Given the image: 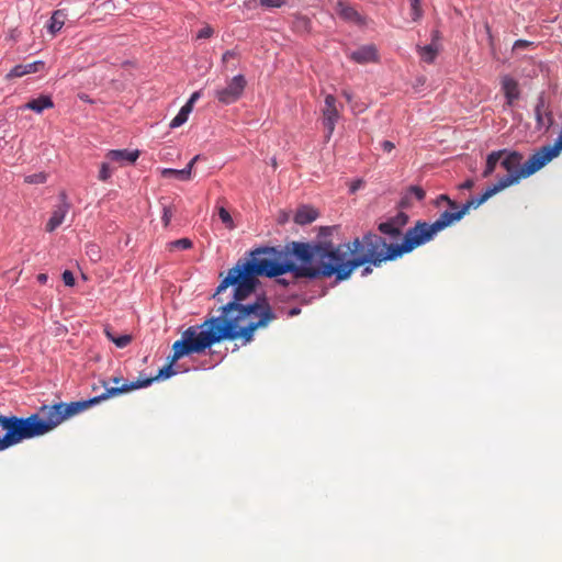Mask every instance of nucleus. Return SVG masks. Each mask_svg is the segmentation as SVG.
Segmentation results:
<instances>
[{
	"mask_svg": "<svg viewBox=\"0 0 562 562\" xmlns=\"http://www.w3.org/2000/svg\"><path fill=\"white\" fill-rule=\"evenodd\" d=\"M306 241H291L283 248L278 246H259L249 250L244 258H239L233 266L237 278L243 279L256 292L260 281L258 277H279L286 272L295 279H306L304 272L308 268L305 259Z\"/></svg>",
	"mask_w": 562,
	"mask_h": 562,
	"instance_id": "obj_1",
	"label": "nucleus"
},
{
	"mask_svg": "<svg viewBox=\"0 0 562 562\" xmlns=\"http://www.w3.org/2000/svg\"><path fill=\"white\" fill-rule=\"evenodd\" d=\"M305 259H308V268L304 272L308 276V281L318 279H333L331 285L347 281L352 273L360 267L361 277H368L373 268L382 266L361 257L351 256L344 252L340 246L333 241H306Z\"/></svg>",
	"mask_w": 562,
	"mask_h": 562,
	"instance_id": "obj_2",
	"label": "nucleus"
},
{
	"mask_svg": "<svg viewBox=\"0 0 562 562\" xmlns=\"http://www.w3.org/2000/svg\"><path fill=\"white\" fill-rule=\"evenodd\" d=\"M276 318L277 313L268 302L256 307H245L233 316L217 319L215 325L201 323L195 327H200L199 333L207 350L215 355L211 350L214 345L241 339L245 346L254 340L257 329L267 327Z\"/></svg>",
	"mask_w": 562,
	"mask_h": 562,
	"instance_id": "obj_3",
	"label": "nucleus"
},
{
	"mask_svg": "<svg viewBox=\"0 0 562 562\" xmlns=\"http://www.w3.org/2000/svg\"><path fill=\"white\" fill-rule=\"evenodd\" d=\"M0 451L48 432L41 406L26 417L0 414Z\"/></svg>",
	"mask_w": 562,
	"mask_h": 562,
	"instance_id": "obj_4",
	"label": "nucleus"
},
{
	"mask_svg": "<svg viewBox=\"0 0 562 562\" xmlns=\"http://www.w3.org/2000/svg\"><path fill=\"white\" fill-rule=\"evenodd\" d=\"M347 251L351 256L361 257L374 262L385 263L400 259L396 241L387 243L384 237L367 231L361 237H355L346 244Z\"/></svg>",
	"mask_w": 562,
	"mask_h": 562,
	"instance_id": "obj_5",
	"label": "nucleus"
},
{
	"mask_svg": "<svg viewBox=\"0 0 562 562\" xmlns=\"http://www.w3.org/2000/svg\"><path fill=\"white\" fill-rule=\"evenodd\" d=\"M499 150L505 151L501 158V167L507 171L495 182L502 190L520 183L522 179L531 177L543 168L536 150L525 162H522L524 155L519 150L512 148Z\"/></svg>",
	"mask_w": 562,
	"mask_h": 562,
	"instance_id": "obj_6",
	"label": "nucleus"
},
{
	"mask_svg": "<svg viewBox=\"0 0 562 562\" xmlns=\"http://www.w3.org/2000/svg\"><path fill=\"white\" fill-rule=\"evenodd\" d=\"M199 328L192 325L182 331L181 338L172 345L171 355L168 357V364L162 366L158 369L157 374L151 376L155 379V382L165 381L178 374L179 371L175 369V364L180 359L192 355H203L207 351Z\"/></svg>",
	"mask_w": 562,
	"mask_h": 562,
	"instance_id": "obj_7",
	"label": "nucleus"
},
{
	"mask_svg": "<svg viewBox=\"0 0 562 562\" xmlns=\"http://www.w3.org/2000/svg\"><path fill=\"white\" fill-rule=\"evenodd\" d=\"M94 406L92 397L72 402H57L54 404L41 405L42 414L46 424L47 431H52L63 422L76 416L86 409Z\"/></svg>",
	"mask_w": 562,
	"mask_h": 562,
	"instance_id": "obj_8",
	"label": "nucleus"
},
{
	"mask_svg": "<svg viewBox=\"0 0 562 562\" xmlns=\"http://www.w3.org/2000/svg\"><path fill=\"white\" fill-rule=\"evenodd\" d=\"M437 235L432 223L424 220L416 221L404 232L401 241H396L400 258L434 240Z\"/></svg>",
	"mask_w": 562,
	"mask_h": 562,
	"instance_id": "obj_9",
	"label": "nucleus"
},
{
	"mask_svg": "<svg viewBox=\"0 0 562 562\" xmlns=\"http://www.w3.org/2000/svg\"><path fill=\"white\" fill-rule=\"evenodd\" d=\"M248 297L249 296L243 291L240 292L238 288L234 286L229 301L220 307V315L206 316L203 323H211L215 325L217 319L220 321L221 318L233 316L234 313H239L245 307H256L269 302L265 293L257 294L252 302L245 303Z\"/></svg>",
	"mask_w": 562,
	"mask_h": 562,
	"instance_id": "obj_10",
	"label": "nucleus"
},
{
	"mask_svg": "<svg viewBox=\"0 0 562 562\" xmlns=\"http://www.w3.org/2000/svg\"><path fill=\"white\" fill-rule=\"evenodd\" d=\"M247 80L243 74L235 75L225 87L214 91L215 99L224 105L236 103L244 94Z\"/></svg>",
	"mask_w": 562,
	"mask_h": 562,
	"instance_id": "obj_11",
	"label": "nucleus"
},
{
	"mask_svg": "<svg viewBox=\"0 0 562 562\" xmlns=\"http://www.w3.org/2000/svg\"><path fill=\"white\" fill-rule=\"evenodd\" d=\"M546 106V97L544 92L539 93L537 98V102L535 105V120L536 125L535 128L537 132H540L542 135H546L554 125V116L551 110Z\"/></svg>",
	"mask_w": 562,
	"mask_h": 562,
	"instance_id": "obj_12",
	"label": "nucleus"
},
{
	"mask_svg": "<svg viewBox=\"0 0 562 562\" xmlns=\"http://www.w3.org/2000/svg\"><path fill=\"white\" fill-rule=\"evenodd\" d=\"M465 216L460 204L457 203V206L453 209H447L440 213V215L431 222L437 233L450 227L451 225L460 222Z\"/></svg>",
	"mask_w": 562,
	"mask_h": 562,
	"instance_id": "obj_13",
	"label": "nucleus"
},
{
	"mask_svg": "<svg viewBox=\"0 0 562 562\" xmlns=\"http://www.w3.org/2000/svg\"><path fill=\"white\" fill-rule=\"evenodd\" d=\"M348 58L359 65L378 63L380 59L378 48L374 44L361 45L357 49L350 52Z\"/></svg>",
	"mask_w": 562,
	"mask_h": 562,
	"instance_id": "obj_14",
	"label": "nucleus"
},
{
	"mask_svg": "<svg viewBox=\"0 0 562 562\" xmlns=\"http://www.w3.org/2000/svg\"><path fill=\"white\" fill-rule=\"evenodd\" d=\"M60 203L56 205V207L53 210L50 217L48 218L46 223V232L52 233L54 232L58 226L61 225V223L65 220L66 214L68 213L70 209V203L67 200V195L65 192H61L59 194Z\"/></svg>",
	"mask_w": 562,
	"mask_h": 562,
	"instance_id": "obj_15",
	"label": "nucleus"
},
{
	"mask_svg": "<svg viewBox=\"0 0 562 562\" xmlns=\"http://www.w3.org/2000/svg\"><path fill=\"white\" fill-rule=\"evenodd\" d=\"M501 191L502 189L496 183H493L491 186H487L480 194L472 195L470 199H468L464 203L460 205L463 212L467 214L470 211V209H477L480 205L485 203L490 198H492L493 195Z\"/></svg>",
	"mask_w": 562,
	"mask_h": 562,
	"instance_id": "obj_16",
	"label": "nucleus"
},
{
	"mask_svg": "<svg viewBox=\"0 0 562 562\" xmlns=\"http://www.w3.org/2000/svg\"><path fill=\"white\" fill-rule=\"evenodd\" d=\"M536 151L543 167L557 158L562 151V130L555 138L554 144L543 145L536 149Z\"/></svg>",
	"mask_w": 562,
	"mask_h": 562,
	"instance_id": "obj_17",
	"label": "nucleus"
},
{
	"mask_svg": "<svg viewBox=\"0 0 562 562\" xmlns=\"http://www.w3.org/2000/svg\"><path fill=\"white\" fill-rule=\"evenodd\" d=\"M200 157L201 155H195L182 169L164 168L161 170V176L164 178H173L180 181H189L192 176V168L194 164L200 159Z\"/></svg>",
	"mask_w": 562,
	"mask_h": 562,
	"instance_id": "obj_18",
	"label": "nucleus"
},
{
	"mask_svg": "<svg viewBox=\"0 0 562 562\" xmlns=\"http://www.w3.org/2000/svg\"><path fill=\"white\" fill-rule=\"evenodd\" d=\"M376 229L381 235H384L393 240H396L400 237L402 238L404 234L402 225L394 218V216H391L386 221L379 223L376 225Z\"/></svg>",
	"mask_w": 562,
	"mask_h": 562,
	"instance_id": "obj_19",
	"label": "nucleus"
},
{
	"mask_svg": "<svg viewBox=\"0 0 562 562\" xmlns=\"http://www.w3.org/2000/svg\"><path fill=\"white\" fill-rule=\"evenodd\" d=\"M502 91L508 105H513L520 97L518 81L508 75L502 78Z\"/></svg>",
	"mask_w": 562,
	"mask_h": 562,
	"instance_id": "obj_20",
	"label": "nucleus"
},
{
	"mask_svg": "<svg viewBox=\"0 0 562 562\" xmlns=\"http://www.w3.org/2000/svg\"><path fill=\"white\" fill-rule=\"evenodd\" d=\"M45 66L44 60H35L30 64H18L13 66L5 75L7 79L19 78L24 75L34 74L42 70Z\"/></svg>",
	"mask_w": 562,
	"mask_h": 562,
	"instance_id": "obj_21",
	"label": "nucleus"
},
{
	"mask_svg": "<svg viewBox=\"0 0 562 562\" xmlns=\"http://www.w3.org/2000/svg\"><path fill=\"white\" fill-rule=\"evenodd\" d=\"M140 155V151L138 149L130 150V149H110L105 157L110 161H115L120 164H134Z\"/></svg>",
	"mask_w": 562,
	"mask_h": 562,
	"instance_id": "obj_22",
	"label": "nucleus"
},
{
	"mask_svg": "<svg viewBox=\"0 0 562 562\" xmlns=\"http://www.w3.org/2000/svg\"><path fill=\"white\" fill-rule=\"evenodd\" d=\"M52 108H54V101L48 94H41L23 105L24 110H31L36 114H41L44 110Z\"/></svg>",
	"mask_w": 562,
	"mask_h": 562,
	"instance_id": "obj_23",
	"label": "nucleus"
},
{
	"mask_svg": "<svg viewBox=\"0 0 562 562\" xmlns=\"http://www.w3.org/2000/svg\"><path fill=\"white\" fill-rule=\"evenodd\" d=\"M339 120V112L336 108L323 110V126L325 128V138L328 140L333 136L336 123Z\"/></svg>",
	"mask_w": 562,
	"mask_h": 562,
	"instance_id": "obj_24",
	"label": "nucleus"
},
{
	"mask_svg": "<svg viewBox=\"0 0 562 562\" xmlns=\"http://www.w3.org/2000/svg\"><path fill=\"white\" fill-rule=\"evenodd\" d=\"M337 13L339 18L347 22H353L357 24H361L363 22L361 14L353 7L342 1H338Z\"/></svg>",
	"mask_w": 562,
	"mask_h": 562,
	"instance_id": "obj_25",
	"label": "nucleus"
},
{
	"mask_svg": "<svg viewBox=\"0 0 562 562\" xmlns=\"http://www.w3.org/2000/svg\"><path fill=\"white\" fill-rule=\"evenodd\" d=\"M318 217V211L310 205H303L294 214V222L299 225H307Z\"/></svg>",
	"mask_w": 562,
	"mask_h": 562,
	"instance_id": "obj_26",
	"label": "nucleus"
},
{
	"mask_svg": "<svg viewBox=\"0 0 562 562\" xmlns=\"http://www.w3.org/2000/svg\"><path fill=\"white\" fill-rule=\"evenodd\" d=\"M417 49V53L420 57V59L423 61H425L426 64H434L437 56H438V53H439V49H440V45H432V44H426L424 46H420V45H417L416 47Z\"/></svg>",
	"mask_w": 562,
	"mask_h": 562,
	"instance_id": "obj_27",
	"label": "nucleus"
},
{
	"mask_svg": "<svg viewBox=\"0 0 562 562\" xmlns=\"http://www.w3.org/2000/svg\"><path fill=\"white\" fill-rule=\"evenodd\" d=\"M504 150H493L486 156V164L482 172L483 178L490 177L496 169L497 164H501V158L504 155Z\"/></svg>",
	"mask_w": 562,
	"mask_h": 562,
	"instance_id": "obj_28",
	"label": "nucleus"
},
{
	"mask_svg": "<svg viewBox=\"0 0 562 562\" xmlns=\"http://www.w3.org/2000/svg\"><path fill=\"white\" fill-rule=\"evenodd\" d=\"M235 282V272L233 271V267L227 271V274L221 279L218 285L215 289V292L213 294V299L217 302H222V299L220 297V294L224 293L228 286L234 288Z\"/></svg>",
	"mask_w": 562,
	"mask_h": 562,
	"instance_id": "obj_29",
	"label": "nucleus"
},
{
	"mask_svg": "<svg viewBox=\"0 0 562 562\" xmlns=\"http://www.w3.org/2000/svg\"><path fill=\"white\" fill-rule=\"evenodd\" d=\"M104 335L117 348H125L132 341V335H130V334H122V335L116 336L112 331L110 326H105L104 327Z\"/></svg>",
	"mask_w": 562,
	"mask_h": 562,
	"instance_id": "obj_30",
	"label": "nucleus"
},
{
	"mask_svg": "<svg viewBox=\"0 0 562 562\" xmlns=\"http://www.w3.org/2000/svg\"><path fill=\"white\" fill-rule=\"evenodd\" d=\"M64 18H65V14L61 10H55L53 12L50 19L47 22V25H46L47 31L53 35L58 33L65 24Z\"/></svg>",
	"mask_w": 562,
	"mask_h": 562,
	"instance_id": "obj_31",
	"label": "nucleus"
},
{
	"mask_svg": "<svg viewBox=\"0 0 562 562\" xmlns=\"http://www.w3.org/2000/svg\"><path fill=\"white\" fill-rule=\"evenodd\" d=\"M124 393H127L124 383L121 386H111V387L105 386L104 392L101 393L100 395L92 396V400L94 402V405H97L102 401H105L108 398H111V397H114V396H117V395H121Z\"/></svg>",
	"mask_w": 562,
	"mask_h": 562,
	"instance_id": "obj_32",
	"label": "nucleus"
},
{
	"mask_svg": "<svg viewBox=\"0 0 562 562\" xmlns=\"http://www.w3.org/2000/svg\"><path fill=\"white\" fill-rule=\"evenodd\" d=\"M154 382H155V379H153L151 376H144V378H138L137 380L132 381V382H125L124 384L126 387V392H131V391H135V390L146 389V387L150 386Z\"/></svg>",
	"mask_w": 562,
	"mask_h": 562,
	"instance_id": "obj_33",
	"label": "nucleus"
},
{
	"mask_svg": "<svg viewBox=\"0 0 562 562\" xmlns=\"http://www.w3.org/2000/svg\"><path fill=\"white\" fill-rule=\"evenodd\" d=\"M411 7V19L413 22H418L422 20L424 15V11L422 8V0H409Z\"/></svg>",
	"mask_w": 562,
	"mask_h": 562,
	"instance_id": "obj_34",
	"label": "nucleus"
},
{
	"mask_svg": "<svg viewBox=\"0 0 562 562\" xmlns=\"http://www.w3.org/2000/svg\"><path fill=\"white\" fill-rule=\"evenodd\" d=\"M294 29L299 32H310L311 31V20L305 15H296L294 20Z\"/></svg>",
	"mask_w": 562,
	"mask_h": 562,
	"instance_id": "obj_35",
	"label": "nucleus"
},
{
	"mask_svg": "<svg viewBox=\"0 0 562 562\" xmlns=\"http://www.w3.org/2000/svg\"><path fill=\"white\" fill-rule=\"evenodd\" d=\"M170 249L177 248L181 250H188L193 247V243L190 238L183 237L168 243Z\"/></svg>",
	"mask_w": 562,
	"mask_h": 562,
	"instance_id": "obj_36",
	"label": "nucleus"
},
{
	"mask_svg": "<svg viewBox=\"0 0 562 562\" xmlns=\"http://www.w3.org/2000/svg\"><path fill=\"white\" fill-rule=\"evenodd\" d=\"M113 175V169L110 167L108 161H103L100 165V170L98 175V179L102 182H108Z\"/></svg>",
	"mask_w": 562,
	"mask_h": 562,
	"instance_id": "obj_37",
	"label": "nucleus"
},
{
	"mask_svg": "<svg viewBox=\"0 0 562 562\" xmlns=\"http://www.w3.org/2000/svg\"><path fill=\"white\" fill-rule=\"evenodd\" d=\"M86 254L94 262H97L101 259L100 247L94 243H88L86 245Z\"/></svg>",
	"mask_w": 562,
	"mask_h": 562,
	"instance_id": "obj_38",
	"label": "nucleus"
},
{
	"mask_svg": "<svg viewBox=\"0 0 562 562\" xmlns=\"http://www.w3.org/2000/svg\"><path fill=\"white\" fill-rule=\"evenodd\" d=\"M47 180V176L44 172H36L25 177V182L30 184H43Z\"/></svg>",
	"mask_w": 562,
	"mask_h": 562,
	"instance_id": "obj_39",
	"label": "nucleus"
},
{
	"mask_svg": "<svg viewBox=\"0 0 562 562\" xmlns=\"http://www.w3.org/2000/svg\"><path fill=\"white\" fill-rule=\"evenodd\" d=\"M218 216L221 221L226 225V227L231 229L234 228L235 225L232 215L224 206L218 209Z\"/></svg>",
	"mask_w": 562,
	"mask_h": 562,
	"instance_id": "obj_40",
	"label": "nucleus"
},
{
	"mask_svg": "<svg viewBox=\"0 0 562 562\" xmlns=\"http://www.w3.org/2000/svg\"><path fill=\"white\" fill-rule=\"evenodd\" d=\"M447 203L448 207L449 209H453L454 206H457V202L454 200H452L448 194L446 193H442V194H439L435 201H434V205L436 207H439L441 205V203Z\"/></svg>",
	"mask_w": 562,
	"mask_h": 562,
	"instance_id": "obj_41",
	"label": "nucleus"
},
{
	"mask_svg": "<svg viewBox=\"0 0 562 562\" xmlns=\"http://www.w3.org/2000/svg\"><path fill=\"white\" fill-rule=\"evenodd\" d=\"M406 192L417 201H423L426 196V192L420 186H409Z\"/></svg>",
	"mask_w": 562,
	"mask_h": 562,
	"instance_id": "obj_42",
	"label": "nucleus"
},
{
	"mask_svg": "<svg viewBox=\"0 0 562 562\" xmlns=\"http://www.w3.org/2000/svg\"><path fill=\"white\" fill-rule=\"evenodd\" d=\"M234 286L238 288L240 290V292L243 291L248 296H250L252 293H255L254 290H251V288L245 281H243V279L237 278L236 273H235Z\"/></svg>",
	"mask_w": 562,
	"mask_h": 562,
	"instance_id": "obj_43",
	"label": "nucleus"
},
{
	"mask_svg": "<svg viewBox=\"0 0 562 562\" xmlns=\"http://www.w3.org/2000/svg\"><path fill=\"white\" fill-rule=\"evenodd\" d=\"M172 217V209L168 204H162L161 222L165 227H168Z\"/></svg>",
	"mask_w": 562,
	"mask_h": 562,
	"instance_id": "obj_44",
	"label": "nucleus"
},
{
	"mask_svg": "<svg viewBox=\"0 0 562 562\" xmlns=\"http://www.w3.org/2000/svg\"><path fill=\"white\" fill-rule=\"evenodd\" d=\"M188 119L178 111L176 116L170 121L169 128L175 130L187 123Z\"/></svg>",
	"mask_w": 562,
	"mask_h": 562,
	"instance_id": "obj_45",
	"label": "nucleus"
},
{
	"mask_svg": "<svg viewBox=\"0 0 562 562\" xmlns=\"http://www.w3.org/2000/svg\"><path fill=\"white\" fill-rule=\"evenodd\" d=\"M260 5L267 9H278L285 4L284 0H260Z\"/></svg>",
	"mask_w": 562,
	"mask_h": 562,
	"instance_id": "obj_46",
	"label": "nucleus"
},
{
	"mask_svg": "<svg viewBox=\"0 0 562 562\" xmlns=\"http://www.w3.org/2000/svg\"><path fill=\"white\" fill-rule=\"evenodd\" d=\"M412 206V196L406 191L402 194L400 201L397 202V207L401 210H406Z\"/></svg>",
	"mask_w": 562,
	"mask_h": 562,
	"instance_id": "obj_47",
	"label": "nucleus"
},
{
	"mask_svg": "<svg viewBox=\"0 0 562 562\" xmlns=\"http://www.w3.org/2000/svg\"><path fill=\"white\" fill-rule=\"evenodd\" d=\"M333 229V226H321L317 234L318 241H328L327 238L331 236Z\"/></svg>",
	"mask_w": 562,
	"mask_h": 562,
	"instance_id": "obj_48",
	"label": "nucleus"
},
{
	"mask_svg": "<svg viewBox=\"0 0 562 562\" xmlns=\"http://www.w3.org/2000/svg\"><path fill=\"white\" fill-rule=\"evenodd\" d=\"M61 280L66 286H74L76 283L75 276L70 270H65L61 273Z\"/></svg>",
	"mask_w": 562,
	"mask_h": 562,
	"instance_id": "obj_49",
	"label": "nucleus"
},
{
	"mask_svg": "<svg viewBox=\"0 0 562 562\" xmlns=\"http://www.w3.org/2000/svg\"><path fill=\"white\" fill-rule=\"evenodd\" d=\"M214 34V29L211 25H205L196 33L198 40L209 38Z\"/></svg>",
	"mask_w": 562,
	"mask_h": 562,
	"instance_id": "obj_50",
	"label": "nucleus"
},
{
	"mask_svg": "<svg viewBox=\"0 0 562 562\" xmlns=\"http://www.w3.org/2000/svg\"><path fill=\"white\" fill-rule=\"evenodd\" d=\"M393 216L402 225L403 228L407 225L409 221V215L404 211H400Z\"/></svg>",
	"mask_w": 562,
	"mask_h": 562,
	"instance_id": "obj_51",
	"label": "nucleus"
},
{
	"mask_svg": "<svg viewBox=\"0 0 562 562\" xmlns=\"http://www.w3.org/2000/svg\"><path fill=\"white\" fill-rule=\"evenodd\" d=\"M327 290L325 288L321 289L319 291L315 292L313 295L311 296H303L302 301L306 304L311 303L314 299H318V297H322L326 294Z\"/></svg>",
	"mask_w": 562,
	"mask_h": 562,
	"instance_id": "obj_52",
	"label": "nucleus"
},
{
	"mask_svg": "<svg viewBox=\"0 0 562 562\" xmlns=\"http://www.w3.org/2000/svg\"><path fill=\"white\" fill-rule=\"evenodd\" d=\"M441 32L438 29H434L430 32V43L432 45H440Z\"/></svg>",
	"mask_w": 562,
	"mask_h": 562,
	"instance_id": "obj_53",
	"label": "nucleus"
},
{
	"mask_svg": "<svg viewBox=\"0 0 562 562\" xmlns=\"http://www.w3.org/2000/svg\"><path fill=\"white\" fill-rule=\"evenodd\" d=\"M532 45H533V42L519 38L514 42L513 49L527 48Z\"/></svg>",
	"mask_w": 562,
	"mask_h": 562,
	"instance_id": "obj_54",
	"label": "nucleus"
},
{
	"mask_svg": "<svg viewBox=\"0 0 562 562\" xmlns=\"http://www.w3.org/2000/svg\"><path fill=\"white\" fill-rule=\"evenodd\" d=\"M362 186H363L362 179L357 178V179L352 180L349 186V193L352 194V193L357 192Z\"/></svg>",
	"mask_w": 562,
	"mask_h": 562,
	"instance_id": "obj_55",
	"label": "nucleus"
},
{
	"mask_svg": "<svg viewBox=\"0 0 562 562\" xmlns=\"http://www.w3.org/2000/svg\"><path fill=\"white\" fill-rule=\"evenodd\" d=\"M474 187V180L472 178L465 179L462 183L458 186L459 190H470Z\"/></svg>",
	"mask_w": 562,
	"mask_h": 562,
	"instance_id": "obj_56",
	"label": "nucleus"
},
{
	"mask_svg": "<svg viewBox=\"0 0 562 562\" xmlns=\"http://www.w3.org/2000/svg\"><path fill=\"white\" fill-rule=\"evenodd\" d=\"M201 90L194 91L193 93H191L186 103L190 104L191 106H194V103L201 98Z\"/></svg>",
	"mask_w": 562,
	"mask_h": 562,
	"instance_id": "obj_57",
	"label": "nucleus"
},
{
	"mask_svg": "<svg viewBox=\"0 0 562 562\" xmlns=\"http://www.w3.org/2000/svg\"><path fill=\"white\" fill-rule=\"evenodd\" d=\"M325 109L336 108V98L333 94H327L325 97Z\"/></svg>",
	"mask_w": 562,
	"mask_h": 562,
	"instance_id": "obj_58",
	"label": "nucleus"
},
{
	"mask_svg": "<svg viewBox=\"0 0 562 562\" xmlns=\"http://www.w3.org/2000/svg\"><path fill=\"white\" fill-rule=\"evenodd\" d=\"M192 111H193V106H191V105H190V104H188V103H184V104L180 108V110H179V112H180V113H182L187 119H189V115H190V113H191Z\"/></svg>",
	"mask_w": 562,
	"mask_h": 562,
	"instance_id": "obj_59",
	"label": "nucleus"
},
{
	"mask_svg": "<svg viewBox=\"0 0 562 562\" xmlns=\"http://www.w3.org/2000/svg\"><path fill=\"white\" fill-rule=\"evenodd\" d=\"M381 147L384 151L390 153L394 148V144L391 140H383Z\"/></svg>",
	"mask_w": 562,
	"mask_h": 562,
	"instance_id": "obj_60",
	"label": "nucleus"
},
{
	"mask_svg": "<svg viewBox=\"0 0 562 562\" xmlns=\"http://www.w3.org/2000/svg\"><path fill=\"white\" fill-rule=\"evenodd\" d=\"M300 313H301V307L293 306V307L288 310L286 315L289 317H294V316H297Z\"/></svg>",
	"mask_w": 562,
	"mask_h": 562,
	"instance_id": "obj_61",
	"label": "nucleus"
},
{
	"mask_svg": "<svg viewBox=\"0 0 562 562\" xmlns=\"http://www.w3.org/2000/svg\"><path fill=\"white\" fill-rule=\"evenodd\" d=\"M236 56V52L235 50H232V49H228L226 50L223 56H222V61L223 63H226L229 58H233Z\"/></svg>",
	"mask_w": 562,
	"mask_h": 562,
	"instance_id": "obj_62",
	"label": "nucleus"
},
{
	"mask_svg": "<svg viewBox=\"0 0 562 562\" xmlns=\"http://www.w3.org/2000/svg\"><path fill=\"white\" fill-rule=\"evenodd\" d=\"M276 278V282L282 286H289L290 285V281L286 280L285 278H282V276H279V277H274Z\"/></svg>",
	"mask_w": 562,
	"mask_h": 562,
	"instance_id": "obj_63",
	"label": "nucleus"
},
{
	"mask_svg": "<svg viewBox=\"0 0 562 562\" xmlns=\"http://www.w3.org/2000/svg\"><path fill=\"white\" fill-rule=\"evenodd\" d=\"M36 280L40 284H45L48 280V276L46 273H40L37 274Z\"/></svg>",
	"mask_w": 562,
	"mask_h": 562,
	"instance_id": "obj_64",
	"label": "nucleus"
}]
</instances>
